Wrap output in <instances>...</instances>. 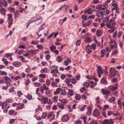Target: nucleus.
Returning <instances> with one entry per match:
<instances>
[{"label": "nucleus", "instance_id": "f257e3e1", "mask_svg": "<svg viewBox=\"0 0 124 124\" xmlns=\"http://www.w3.org/2000/svg\"><path fill=\"white\" fill-rule=\"evenodd\" d=\"M116 24L115 21L112 19H111L106 23V25L108 28H112L111 29L108 30V32L112 33L115 30L116 28L115 27H114V26Z\"/></svg>", "mask_w": 124, "mask_h": 124}, {"label": "nucleus", "instance_id": "f03ea898", "mask_svg": "<svg viewBox=\"0 0 124 124\" xmlns=\"http://www.w3.org/2000/svg\"><path fill=\"white\" fill-rule=\"evenodd\" d=\"M103 94L105 95L104 96L105 98H108V96L110 94V91L109 90L102 89L101 90Z\"/></svg>", "mask_w": 124, "mask_h": 124}, {"label": "nucleus", "instance_id": "7ed1b4c3", "mask_svg": "<svg viewBox=\"0 0 124 124\" xmlns=\"http://www.w3.org/2000/svg\"><path fill=\"white\" fill-rule=\"evenodd\" d=\"M43 20L42 18L41 17H39L37 19L34 21L35 23L37 25L40 24L42 22Z\"/></svg>", "mask_w": 124, "mask_h": 124}, {"label": "nucleus", "instance_id": "20e7f679", "mask_svg": "<svg viewBox=\"0 0 124 124\" xmlns=\"http://www.w3.org/2000/svg\"><path fill=\"white\" fill-rule=\"evenodd\" d=\"M50 73L51 74L53 73V76H55L56 77H58V75L57 74H54L57 73L59 74L58 70L56 68L54 70H51Z\"/></svg>", "mask_w": 124, "mask_h": 124}, {"label": "nucleus", "instance_id": "39448f33", "mask_svg": "<svg viewBox=\"0 0 124 124\" xmlns=\"http://www.w3.org/2000/svg\"><path fill=\"white\" fill-rule=\"evenodd\" d=\"M12 15L11 14H9L8 15V24H10L11 25L13 22V19L12 18Z\"/></svg>", "mask_w": 124, "mask_h": 124}, {"label": "nucleus", "instance_id": "423d86ee", "mask_svg": "<svg viewBox=\"0 0 124 124\" xmlns=\"http://www.w3.org/2000/svg\"><path fill=\"white\" fill-rule=\"evenodd\" d=\"M86 52L87 53L90 54L92 52V50L91 49V47L90 46L89 44H88L86 46Z\"/></svg>", "mask_w": 124, "mask_h": 124}, {"label": "nucleus", "instance_id": "0eeeda50", "mask_svg": "<svg viewBox=\"0 0 124 124\" xmlns=\"http://www.w3.org/2000/svg\"><path fill=\"white\" fill-rule=\"evenodd\" d=\"M69 120V117L66 115H65L63 116L61 118V120L63 122L67 121Z\"/></svg>", "mask_w": 124, "mask_h": 124}, {"label": "nucleus", "instance_id": "6e6552de", "mask_svg": "<svg viewBox=\"0 0 124 124\" xmlns=\"http://www.w3.org/2000/svg\"><path fill=\"white\" fill-rule=\"evenodd\" d=\"M93 116L95 117L98 116L100 115V113L99 110L97 109H95L93 112Z\"/></svg>", "mask_w": 124, "mask_h": 124}, {"label": "nucleus", "instance_id": "1a4fd4ad", "mask_svg": "<svg viewBox=\"0 0 124 124\" xmlns=\"http://www.w3.org/2000/svg\"><path fill=\"white\" fill-rule=\"evenodd\" d=\"M12 64L16 67H19L21 65V62H14L12 63Z\"/></svg>", "mask_w": 124, "mask_h": 124}, {"label": "nucleus", "instance_id": "9d476101", "mask_svg": "<svg viewBox=\"0 0 124 124\" xmlns=\"http://www.w3.org/2000/svg\"><path fill=\"white\" fill-rule=\"evenodd\" d=\"M7 106V104L6 102H0V106L2 107V108L3 109L5 108Z\"/></svg>", "mask_w": 124, "mask_h": 124}, {"label": "nucleus", "instance_id": "9b49d317", "mask_svg": "<svg viewBox=\"0 0 124 124\" xmlns=\"http://www.w3.org/2000/svg\"><path fill=\"white\" fill-rule=\"evenodd\" d=\"M92 22V21L90 20L88 21L86 23H84V22L83 21L82 23L83 25L82 26H84V27L88 26L89 25H90Z\"/></svg>", "mask_w": 124, "mask_h": 124}, {"label": "nucleus", "instance_id": "f8f14e48", "mask_svg": "<svg viewBox=\"0 0 124 124\" xmlns=\"http://www.w3.org/2000/svg\"><path fill=\"white\" fill-rule=\"evenodd\" d=\"M48 101V99L46 97H42L41 98V101H43L44 104L47 103Z\"/></svg>", "mask_w": 124, "mask_h": 124}, {"label": "nucleus", "instance_id": "ddd939ff", "mask_svg": "<svg viewBox=\"0 0 124 124\" xmlns=\"http://www.w3.org/2000/svg\"><path fill=\"white\" fill-rule=\"evenodd\" d=\"M117 46V44H116V41L114 42V44L110 45V47L111 49V50H113L114 48H116Z\"/></svg>", "mask_w": 124, "mask_h": 124}, {"label": "nucleus", "instance_id": "4468645a", "mask_svg": "<svg viewBox=\"0 0 124 124\" xmlns=\"http://www.w3.org/2000/svg\"><path fill=\"white\" fill-rule=\"evenodd\" d=\"M3 78L5 79V80L6 84H8L11 82V79L9 78L8 77L5 78V77H3Z\"/></svg>", "mask_w": 124, "mask_h": 124}, {"label": "nucleus", "instance_id": "2eb2a0df", "mask_svg": "<svg viewBox=\"0 0 124 124\" xmlns=\"http://www.w3.org/2000/svg\"><path fill=\"white\" fill-rule=\"evenodd\" d=\"M97 71L98 74H102V71L101 66H98L97 68Z\"/></svg>", "mask_w": 124, "mask_h": 124}, {"label": "nucleus", "instance_id": "dca6fc26", "mask_svg": "<svg viewBox=\"0 0 124 124\" xmlns=\"http://www.w3.org/2000/svg\"><path fill=\"white\" fill-rule=\"evenodd\" d=\"M104 13L102 12H98L96 14V15L97 17H100L103 16Z\"/></svg>", "mask_w": 124, "mask_h": 124}, {"label": "nucleus", "instance_id": "f3484780", "mask_svg": "<svg viewBox=\"0 0 124 124\" xmlns=\"http://www.w3.org/2000/svg\"><path fill=\"white\" fill-rule=\"evenodd\" d=\"M88 110L86 112V115L89 116L91 114L92 109L90 107H88Z\"/></svg>", "mask_w": 124, "mask_h": 124}, {"label": "nucleus", "instance_id": "a211bd4d", "mask_svg": "<svg viewBox=\"0 0 124 124\" xmlns=\"http://www.w3.org/2000/svg\"><path fill=\"white\" fill-rule=\"evenodd\" d=\"M24 105L23 103H22L21 105L18 106L16 108L17 110H19L22 109L23 108H24Z\"/></svg>", "mask_w": 124, "mask_h": 124}, {"label": "nucleus", "instance_id": "6ab92c4d", "mask_svg": "<svg viewBox=\"0 0 124 124\" xmlns=\"http://www.w3.org/2000/svg\"><path fill=\"white\" fill-rule=\"evenodd\" d=\"M65 106L64 104H62L60 103H57V106L61 109H63L64 108V106Z\"/></svg>", "mask_w": 124, "mask_h": 124}, {"label": "nucleus", "instance_id": "aec40b11", "mask_svg": "<svg viewBox=\"0 0 124 124\" xmlns=\"http://www.w3.org/2000/svg\"><path fill=\"white\" fill-rule=\"evenodd\" d=\"M97 35L98 37H100L102 35V34L101 31L100 30H98L96 32Z\"/></svg>", "mask_w": 124, "mask_h": 124}, {"label": "nucleus", "instance_id": "412c9836", "mask_svg": "<svg viewBox=\"0 0 124 124\" xmlns=\"http://www.w3.org/2000/svg\"><path fill=\"white\" fill-rule=\"evenodd\" d=\"M0 12L2 14L5 15L6 12V9L5 8H3L0 9Z\"/></svg>", "mask_w": 124, "mask_h": 124}, {"label": "nucleus", "instance_id": "4be33fe9", "mask_svg": "<svg viewBox=\"0 0 124 124\" xmlns=\"http://www.w3.org/2000/svg\"><path fill=\"white\" fill-rule=\"evenodd\" d=\"M0 1L2 3V5L5 7L7 5V3L6 1L4 0H0Z\"/></svg>", "mask_w": 124, "mask_h": 124}, {"label": "nucleus", "instance_id": "5701e85b", "mask_svg": "<svg viewBox=\"0 0 124 124\" xmlns=\"http://www.w3.org/2000/svg\"><path fill=\"white\" fill-rule=\"evenodd\" d=\"M50 51L52 52H54V50L56 49V47L54 45L50 46Z\"/></svg>", "mask_w": 124, "mask_h": 124}, {"label": "nucleus", "instance_id": "b1692460", "mask_svg": "<svg viewBox=\"0 0 124 124\" xmlns=\"http://www.w3.org/2000/svg\"><path fill=\"white\" fill-rule=\"evenodd\" d=\"M86 10L87 11V12H85V13H88L89 14H92V9L91 8H89L88 9H86Z\"/></svg>", "mask_w": 124, "mask_h": 124}, {"label": "nucleus", "instance_id": "393cba45", "mask_svg": "<svg viewBox=\"0 0 124 124\" xmlns=\"http://www.w3.org/2000/svg\"><path fill=\"white\" fill-rule=\"evenodd\" d=\"M91 41L90 38L88 37H86L85 39V41L86 43H90Z\"/></svg>", "mask_w": 124, "mask_h": 124}, {"label": "nucleus", "instance_id": "a878e982", "mask_svg": "<svg viewBox=\"0 0 124 124\" xmlns=\"http://www.w3.org/2000/svg\"><path fill=\"white\" fill-rule=\"evenodd\" d=\"M115 71V69L114 67H111L109 70V73L110 74H112Z\"/></svg>", "mask_w": 124, "mask_h": 124}, {"label": "nucleus", "instance_id": "bb28decb", "mask_svg": "<svg viewBox=\"0 0 124 124\" xmlns=\"http://www.w3.org/2000/svg\"><path fill=\"white\" fill-rule=\"evenodd\" d=\"M61 88H57L56 89V91L54 92V94L55 95L59 94V93L61 91Z\"/></svg>", "mask_w": 124, "mask_h": 124}, {"label": "nucleus", "instance_id": "cd10ccee", "mask_svg": "<svg viewBox=\"0 0 124 124\" xmlns=\"http://www.w3.org/2000/svg\"><path fill=\"white\" fill-rule=\"evenodd\" d=\"M63 59L60 56H58L57 57L56 59V60L58 62H61L63 60Z\"/></svg>", "mask_w": 124, "mask_h": 124}, {"label": "nucleus", "instance_id": "c85d7f7f", "mask_svg": "<svg viewBox=\"0 0 124 124\" xmlns=\"http://www.w3.org/2000/svg\"><path fill=\"white\" fill-rule=\"evenodd\" d=\"M61 92L62 94L63 95H65L66 93V90L65 89H62L61 88Z\"/></svg>", "mask_w": 124, "mask_h": 124}, {"label": "nucleus", "instance_id": "c756f323", "mask_svg": "<svg viewBox=\"0 0 124 124\" xmlns=\"http://www.w3.org/2000/svg\"><path fill=\"white\" fill-rule=\"evenodd\" d=\"M26 97L29 100H31V99H34V98H32V96L30 94H28Z\"/></svg>", "mask_w": 124, "mask_h": 124}, {"label": "nucleus", "instance_id": "7c9ffc66", "mask_svg": "<svg viewBox=\"0 0 124 124\" xmlns=\"http://www.w3.org/2000/svg\"><path fill=\"white\" fill-rule=\"evenodd\" d=\"M15 112V111L13 110L10 109L8 112L10 116L13 115Z\"/></svg>", "mask_w": 124, "mask_h": 124}, {"label": "nucleus", "instance_id": "2f4dec72", "mask_svg": "<svg viewBox=\"0 0 124 124\" xmlns=\"http://www.w3.org/2000/svg\"><path fill=\"white\" fill-rule=\"evenodd\" d=\"M91 49H93V50H95L96 48V45L94 44H93L90 46Z\"/></svg>", "mask_w": 124, "mask_h": 124}, {"label": "nucleus", "instance_id": "473e14b6", "mask_svg": "<svg viewBox=\"0 0 124 124\" xmlns=\"http://www.w3.org/2000/svg\"><path fill=\"white\" fill-rule=\"evenodd\" d=\"M34 85L36 87H38L41 85V84L38 82H35L33 83Z\"/></svg>", "mask_w": 124, "mask_h": 124}, {"label": "nucleus", "instance_id": "72a5a7b5", "mask_svg": "<svg viewBox=\"0 0 124 124\" xmlns=\"http://www.w3.org/2000/svg\"><path fill=\"white\" fill-rule=\"evenodd\" d=\"M95 100L96 101V103L97 104H99L100 103L101 100L100 98L99 97H97L95 99Z\"/></svg>", "mask_w": 124, "mask_h": 124}, {"label": "nucleus", "instance_id": "f704fd0d", "mask_svg": "<svg viewBox=\"0 0 124 124\" xmlns=\"http://www.w3.org/2000/svg\"><path fill=\"white\" fill-rule=\"evenodd\" d=\"M117 87H115L114 86H110L109 88L112 90H116L117 89Z\"/></svg>", "mask_w": 124, "mask_h": 124}, {"label": "nucleus", "instance_id": "c9c22d12", "mask_svg": "<svg viewBox=\"0 0 124 124\" xmlns=\"http://www.w3.org/2000/svg\"><path fill=\"white\" fill-rule=\"evenodd\" d=\"M71 78H66L65 80V82L67 83H69L71 82Z\"/></svg>", "mask_w": 124, "mask_h": 124}, {"label": "nucleus", "instance_id": "e433bc0d", "mask_svg": "<svg viewBox=\"0 0 124 124\" xmlns=\"http://www.w3.org/2000/svg\"><path fill=\"white\" fill-rule=\"evenodd\" d=\"M47 116V113L45 112L43 113V114L42 115L41 117L43 119L45 118Z\"/></svg>", "mask_w": 124, "mask_h": 124}, {"label": "nucleus", "instance_id": "4c0bfd02", "mask_svg": "<svg viewBox=\"0 0 124 124\" xmlns=\"http://www.w3.org/2000/svg\"><path fill=\"white\" fill-rule=\"evenodd\" d=\"M8 9L12 13H14L15 11V9L11 7H9L8 8Z\"/></svg>", "mask_w": 124, "mask_h": 124}, {"label": "nucleus", "instance_id": "58836bf2", "mask_svg": "<svg viewBox=\"0 0 124 124\" xmlns=\"http://www.w3.org/2000/svg\"><path fill=\"white\" fill-rule=\"evenodd\" d=\"M41 71H40L41 73H46L47 70V68L45 67Z\"/></svg>", "mask_w": 124, "mask_h": 124}, {"label": "nucleus", "instance_id": "ea45409f", "mask_svg": "<svg viewBox=\"0 0 124 124\" xmlns=\"http://www.w3.org/2000/svg\"><path fill=\"white\" fill-rule=\"evenodd\" d=\"M40 89L41 93L42 94H43L44 92V88L43 86H41L40 87Z\"/></svg>", "mask_w": 124, "mask_h": 124}, {"label": "nucleus", "instance_id": "a19ab883", "mask_svg": "<svg viewBox=\"0 0 124 124\" xmlns=\"http://www.w3.org/2000/svg\"><path fill=\"white\" fill-rule=\"evenodd\" d=\"M102 124H109L108 119L104 120L103 121Z\"/></svg>", "mask_w": 124, "mask_h": 124}, {"label": "nucleus", "instance_id": "79ce46f5", "mask_svg": "<svg viewBox=\"0 0 124 124\" xmlns=\"http://www.w3.org/2000/svg\"><path fill=\"white\" fill-rule=\"evenodd\" d=\"M71 82L72 84H75L77 82V81L74 78H71Z\"/></svg>", "mask_w": 124, "mask_h": 124}, {"label": "nucleus", "instance_id": "37998d69", "mask_svg": "<svg viewBox=\"0 0 124 124\" xmlns=\"http://www.w3.org/2000/svg\"><path fill=\"white\" fill-rule=\"evenodd\" d=\"M86 90V89L85 87H83L81 88L80 90V92L82 93H83Z\"/></svg>", "mask_w": 124, "mask_h": 124}, {"label": "nucleus", "instance_id": "c03bdc74", "mask_svg": "<svg viewBox=\"0 0 124 124\" xmlns=\"http://www.w3.org/2000/svg\"><path fill=\"white\" fill-rule=\"evenodd\" d=\"M101 82L102 83L106 84L107 81L105 78H103L101 80Z\"/></svg>", "mask_w": 124, "mask_h": 124}, {"label": "nucleus", "instance_id": "a18cd8bd", "mask_svg": "<svg viewBox=\"0 0 124 124\" xmlns=\"http://www.w3.org/2000/svg\"><path fill=\"white\" fill-rule=\"evenodd\" d=\"M22 94L23 93L20 91H18L17 92V94L19 97H21Z\"/></svg>", "mask_w": 124, "mask_h": 124}, {"label": "nucleus", "instance_id": "49530a36", "mask_svg": "<svg viewBox=\"0 0 124 124\" xmlns=\"http://www.w3.org/2000/svg\"><path fill=\"white\" fill-rule=\"evenodd\" d=\"M36 51L35 50H30L28 51L27 52L29 53H32V54H36V53L35 52V51Z\"/></svg>", "mask_w": 124, "mask_h": 124}, {"label": "nucleus", "instance_id": "de8ad7c7", "mask_svg": "<svg viewBox=\"0 0 124 124\" xmlns=\"http://www.w3.org/2000/svg\"><path fill=\"white\" fill-rule=\"evenodd\" d=\"M115 100V98L114 97H112L109 100V101L111 103H112L113 101H114Z\"/></svg>", "mask_w": 124, "mask_h": 124}, {"label": "nucleus", "instance_id": "09e8293b", "mask_svg": "<svg viewBox=\"0 0 124 124\" xmlns=\"http://www.w3.org/2000/svg\"><path fill=\"white\" fill-rule=\"evenodd\" d=\"M0 74L1 75H7V73L4 71H1L0 73Z\"/></svg>", "mask_w": 124, "mask_h": 124}, {"label": "nucleus", "instance_id": "8fccbe9b", "mask_svg": "<svg viewBox=\"0 0 124 124\" xmlns=\"http://www.w3.org/2000/svg\"><path fill=\"white\" fill-rule=\"evenodd\" d=\"M83 85L84 86L88 87L89 86V84L87 82H85L84 83Z\"/></svg>", "mask_w": 124, "mask_h": 124}, {"label": "nucleus", "instance_id": "3c124183", "mask_svg": "<svg viewBox=\"0 0 124 124\" xmlns=\"http://www.w3.org/2000/svg\"><path fill=\"white\" fill-rule=\"evenodd\" d=\"M57 85V83L56 82L53 81L51 82V85L52 86H56V87L57 86L56 85Z\"/></svg>", "mask_w": 124, "mask_h": 124}, {"label": "nucleus", "instance_id": "603ef678", "mask_svg": "<svg viewBox=\"0 0 124 124\" xmlns=\"http://www.w3.org/2000/svg\"><path fill=\"white\" fill-rule=\"evenodd\" d=\"M61 102L64 104L65 103H66L68 101L66 99H62L61 101Z\"/></svg>", "mask_w": 124, "mask_h": 124}, {"label": "nucleus", "instance_id": "864d4df0", "mask_svg": "<svg viewBox=\"0 0 124 124\" xmlns=\"http://www.w3.org/2000/svg\"><path fill=\"white\" fill-rule=\"evenodd\" d=\"M51 92V91L50 90H47L45 92V94L46 95H49Z\"/></svg>", "mask_w": 124, "mask_h": 124}, {"label": "nucleus", "instance_id": "5fc2aeb1", "mask_svg": "<svg viewBox=\"0 0 124 124\" xmlns=\"http://www.w3.org/2000/svg\"><path fill=\"white\" fill-rule=\"evenodd\" d=\"M69 94L70 96H71L73 94V90H69Z\"/></svg>", "mask_w": 124, "mask_h": 124}, {"label": "nucleus", "instance_id": "6e6d98bb", "mask_svg": "<svg viewBox=\"0 0 124 124\" xmlns=\"http://www.w3.org/2000/svg\"><path fill=\"white\" fill-rule=\"evenodd\" d=\"M90 124H98V123L97 121L94 120L91 122Z\"/></svg>", "mask_w": 124, "mask_h": 124}, {"label": "nucleus", "instance_id": "4d7b16f0", "mask_svg": "<svg viewBox=\"0 0 124 124\" xmlns=\"http://www.w3.org/2000/svg\"><path fill=\"white\" fill-rule=\"evenodd\" d=\"M87 16L85 15H83L82 16L81 18L83 19L87 20Z\"/></svg>", "mask_w": 124, "mask_h": 124}, {"label": "nucleus", "instance_id": "13d9d810", "mask_svg": "<svg viewBox=\"0 0 124 124\" xmlns=\"http://www.w3.org/2000/svg\"><path fill=\"white\" fill-rule=\"evenodd\" d=\"M118 52V51L116 50H114L112 53V55H114L115 54H117Z\"/></svg>", "mask_w": 124, "mask_h": 124}, {"label": "nucleus", "instance_id": "bf43d9fd", "mask_svg": "<svg viewBox=\"0 0 124 124\" xmlns=\"http://www.w3.org/2000/svg\"><path fill=\"white\" fill-rule=\"evenodd\" d=\"M108 122L109 124H113L114 122V121L112 119L109 120L108 119Z\"/></svg>", "mask_w": 124, "mask_h": 124}, {"label": "nucleus", "instance_id": "052dcab7", "mask_svg": "<svg viewBox=\"0 0 124 124\" xmlns=\"http://www.w3.org/2000/svg\"><path fill=\"white\" fill-rule=\"evenodd\" d=\"M75 98L77 100H79L81 99V97L79 95H76L75 96Z\"/></svg>", "mask_w": 124, "mask_h": 124}, {"label": "nucleus", "instance_id": "680f3d73", "mask_svg": "<svg viewBox=\"0 0 124 124\" xmlns=\"http://www.w3.org/2000/svg\"><path fill=\"white\" fill-rule=\"evenodd\" d=\"M109 17H106L103 20V22H104L106 23L107 22H108L109 21H108L109 19Z\"/></svg>", "mask_w": 124, "mask_h": 124}, {"label": "nucleus", "instance_id": "e2e57ef3", "mask_svg": "<svg viewBox=\"0 0 124 124\" xmlns=\"http://www.w3.org/2000/svg\"><path fill=\"white\" fill-rule=\"evenodd\" d=\"M12 55H13V54H10L9 53L6 54H5V55L7 56V58L11 57Z\"/></svg>", "mask_w": 124, "mask_h": 124}, {"label": "nucleus", "instance_id": "0e129e2a", "mask_svg": "<svg viewBox=\"0 0 124 124\" xmlns=\"http://www.w3.org/2000/svg\"><path fill=\"white\" fill-rule=\"evenodd\" d=\"M39 76L41 78H46L45 75L44 74H41Z\"/></svg>", "mask_w": 124, "mask_h": 124}, {"label": "nucleus", "instance_id": "69168bd1", "mask_svg": "<svg viewBox=\"0 0 124 124\" xmlns=\"http://www.w3.org/2000/svg\"><path fill=\"white\" fill-rule=\"evenodd\" d=\"M95 17V16L94 15H93L92 16H89L88 17V19H94Z\"/></svg>", "mask_w": 124, "mask_h": 124}, {"label": "nucleus", "instance_id": "338daca9", "mask_svg": "<svg viewBox=\"0 0 124 124\" xmlns=\"http://www.w3.org/2000/svg\"><path fill=\"white\" fill-rule=\"evenodd\" d=\"M15 87H12L10 88L9 89V92L10 93L13 92L14 91Z\"/></svg>", "mask_w": 124, "mask_h": 124}, {"label": "nucleus", "instance_id": "774afa93", "mask_svg": "<svg viewBox=\"0 0 124 124\" xmlns=\"http://www.w3.org/2000/svg\"><path fill=\"white\" fill-rule=\"evenodd\" d=\"M81 121L80 120H77L76 121L75 123V124H81Z\"/></svg>", "mask_w": 124, "mask_h": 124}]
</instances>
